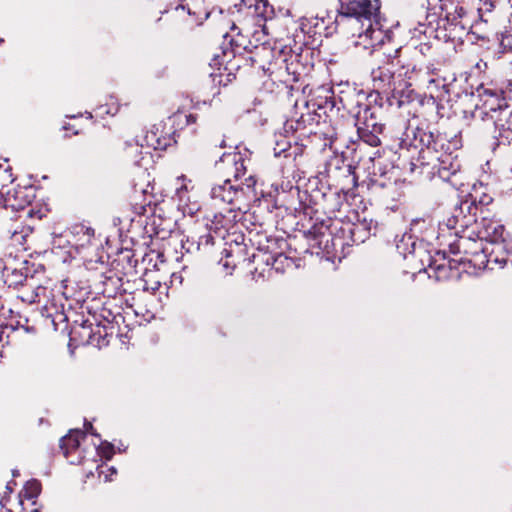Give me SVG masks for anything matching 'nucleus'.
<instances>
[{
  "mask_svg": "<svg viewBox=\"0 0 512 512\" xmlns=\"http://www.w3.org/2000/svg\"><path fill=\"white\" fill-rule=\"evenodd\" d=\"M286 209L299 217L301 231L317 254L338 257L346 247L363 243L370 236L365 223H353L337 216L343 206L339 195L295 191Z\"/></svg>",
  "mask_w": 512,
  "mask_h": 512,
  "instance_id": "1",
  "label": "nucleus"
},
{
  "mask_svg": "<svg viewBox=\"0 0 512 512\" xmlns=\"http://www.w3.org/2000/svg\"><path fill=\"white\" fill-rule=\"evenodd\" d=\"M409 131L413 136L409 145L420 148L417 159L408 163V170L411 173L423 174L426 168H431L432 173H438L445 179L457 172L459 165L454 153L462 147L459 135L434 132L428 127L417 126L407 129V138L410 136Z\"/></svg>",
  "mask_w": 512,
  "mask_h": 512,
  "instance_id": "2",
  "label": "nucleus"
},
{
  "mask_svg": "<svg viewBox=\"0 0 512 512\" xmlns=\"http://www.w3.org/2000/svg\"><path fill=\"white\" fill-rule=\"evenodd\" d=\"M371 78L374 91L367 96L368 103L357 112L355 126L363 143L377 147L381 144L380 135L384 131V124L379 119L382 103L378 104V101L382 100L381 94L393 93L402 87V83L401 80L398 83L394 80V72L387 65L373 69Z\"/></svg>",
  "mask_w": 512,
  "mask_h": 512,
  "instance_id": "3",
  "label": "nucleus"
},
{
  "mask_svg": "<svg viewBox=\"0 0 512 512\" xmlns=\"http://www.w3.org/2000/svg\"><path fill=\"white\" fill-rule=\"evenodd\" d=\"M395 54L400 66L398 77L402 78V87L427 90L433 96L445 86L439 71L433 64H426L415 48L405 51L397 49Z\"/></svg>",
  "mask_w": 512,
  "mask_h": 512,
  "instance_id": "4",
  "label": "nucleus"
},
{
  "mask_svg": "<svg viewBox=\"0 0 512 512\" xmlns=\"http://www.w3.org/2000/svg\"><path fill=\"white\" fill-rule=\"evenodd\" d=\"M339 14L345 17H354L358 21H367L368 25L365 31L359 33L356 46L364 49H374L383 44L386 37L385 32L379 27V9L377 0H339Z\"/></svg>",
  "mask_w": 512,
  "mask_h": 512,
  "instance_id": "5",
  "label": "nucleus"
},
{
  "mask_svg": "<svg viewBox=\"0 0 512 512\" xmlns=\"http://www.w3.org/2000/svg\"><path fill=\"white\" fill-rule=\"evenodd\" d=\"M231 43L234 45V53H240L241 50L248 51L251 54L249 59L252 64L269 76L277 74L281 59L286 54V46H277L276 43L270 42L264 26L253 32L252 40H249L248 44L243 37L233 39Z\"/></svg>",
  "mask_w": 512,
  "mask_h": 512,
  "instance_id": "6",
  "label": "nucleus"
},
{
  "mask_svg": "<svg viewBox=\"0 0 512 512\" xmlns=\"http://www.w3.org/2000/svg\"><path fill=\"white\" fill-rule=\"evenodd\" d=\"M255 184L256 179L252 175L241 184H234L230 178H227L222 184L215 185L211 189V198L215 205L223 203L229 205V208L243 210L247 208L245 202L256 196Z\"/></svg>",
  "mask_w": 512,
  "mask_h": 512,
  "instance_id": "7",
  "label": "nucleus"
},
{
  "mask_svg": "<svg viewBox=\"0 0 512 512\" xmlns=\"http://www.w3.org/2000/svg\"><path fill=\"white\" fill-rule=\"evenodd\" d=\"M298 49L297 52L286 47V54L277 68L279 80L286 84L300 81L313 66L310 48L299 47Z\"/></svg>",
  "mask_w": 512,
  "mask_h": 512,
  "instance_id": "8",
  "label": "nucleus"
},
{
  "mask_svg": "<svg viewBox=\"0 0 512 512\" xmlns=\"http://www.w3.org/2000/svg\"><path fill=\"white\" fill-rule=\"evenodd\" d=\"M473 7L470 9L460 5L462 12L457 11L455 20L451 26L453 30H459L461 33L471 30L478 21L488 23L493 19V10L496 0H472Z\"/></svg>",
  "mask_w": 512,
  "mask_h": 512,
  "instance_id": "9",
  "label": "nucleus"
},
{
  "mask_svg": "<svg viewBox=\"0 0 512 512\" xmlns=\"http://www.w3.org/2000/svg\"><path fill=\"white\" fill-rule=\"evenodd\" d=\"M479 103L476 104V112L482 120H489L495 114L504 110L510 104L507 102L502 88L492 83L481 84L477 88Z\"/></svg>",
  "mask_w": 512,
  "mask_h": 512,
  "instance_id": "10",
  "label": "nucleus"
},
{
  "mask_svg": "<svg viewBox=\"0 0 512 512\" xmlns=\"http://www.w3.org/2000/svg\"><path fill=\"white\" fill-rule=\"evenodd\" d=\"M40 274H45V267L42 264L35 265L26 259H15L11 263H6L2 270L4 283L14 289L19 286L26 288L30 279Z\"/></svg>",
  "mask_w": 512,
  "mask_h": 512,
  "instance_id": "11",
  "label": "nucleus"
},
{
  "mask_svg": "<svg viewBox=\"0 0 512 512\" xmlns=\"http://www.w3.org/2000/svg\"><path fill=\"white\" fill-rule=\"evenodd\" d=\"M478 213L477 195L471 193L455 207L452 216L447 220L446 226L448 229L455 230V235H458L459 230L464 232L465 229L476 224Z\"/></svg>",
  "mask_w": 512,
  "mask_h": 512,
  "instance_id": "12",
  "label": "nucleus"
},
{
  "mask_svg": "<svg viewBox=\"0 0 512 512\" xmlns=\"http://www.w3.org/2000/svg\"><path fill=\"white\" fill-rule=\"evenodd\" d=\"M449 251L453 255L463 254L460 261L469 263L484 264L491 262V258H487L482 240H475L470 235L460 236L459 239L448 244Z\"/></svg>",
  "mask_w": 512,
  "mask_h": 512,
  "instance_id": "13",
  "label": "nucleus"
},
{
  "mask_svg": "<svg viewBox=\"0 0 512 512\" xmlns=\"http://www.w3.org/2000/svg\"><path fill=\"white\" fill-rule=\"evenodd\" d=\"M34 198L35 193L32 186H17L6 193L3 203L6 208L21 211L25 217H32L33 209L29 207Z\"/></svg>",
  "mask_w": 512,
  "mask_h": 512,
  "instance_id": "14",
  "label": "nucleus"
},
{
  "mask_svg": "<svg viewBox=\"0 0 512 512\" xmlns=\"http://www.w3.org/2000/svg\"><path fill=\"white\" fill-rule=\"evenodd\" d=\"M490 121L494 124L493 146H509L512 144V106L495 114Z\"/></svg>",
  "mask_w": 512,
  "mask_h": 512,
  "instance_id": "15",
  "label": "nucleus"
},
{
  "mask_svg": "<svg viewBox=\"0 0 512 512\" xmlns=\"http://www.w3.org/2000/svg\"><path fill=\"white\" fill-rule=\"evenodd\" d=\"M85 438L86 433L79 429L71 430L67 435L61 438L60 448L70 464L77 465L82 463L84 453L80 448V443L85 440Z\"/></svg>",
  "mask_w": 512,
  "mask_h": 512,
  "instance_id": "16",
  "label": "nucleus"
},
{
  "mask_svg": "<svg viewBox=\"0 0 512 512\" xmlns=\"http://www.w3.org/2000/svg\"><path fill=\"white\" fill-rule=\"evenodd\" d=\"M153 203L152 187L148 182L145 185L135 184L133 186L130 195V206L136 216H144L149 212H153Z\"/></svg>",
  "mask_w": 512,
  "mask_h": 512,
  "instance_id": "17",
  "label": "nucleus"
},
{
  "mask_svg": "<svg viewBox=\"0 0 512 512\" xmlns=\"http://www.w3.org/2000/svg\"><path fill=\"white\" fill-rule=\"evenodd\" d=\"M475 226V232L479 240L491 243L505 241V227L498 220L483 216L479 222H476Z\"/></svg>",
  "mask_w": 512,
  "mask_h": 512,
  "instance_id": "18",
  "label": "nucleus"
},
{
  "mask_svg": "<svg viewBox=\"0 0 512 512\" xmlns=\"http://www.w3.org/2000/svg\"><path fill=\"white\" fill-rule=\"evenodd\" d=\"M242 210L233 208H224L222 211L215 213L212 219L206 224L207 229L221 238L225 237L228 230L233 228L239 219Z\"/></svg>",
  "mask_w": 512,
  "mask_h": 512,
  "instance_id": "19",
  "label": "nucleus"
},
{
  "mask_svg": "<svg viewBox=\"0 0 512 512\" xmlns=\"http://www.w3.org/2000/svg\"><path fill=\"white\" fill-rule=\"evenodd\" d=\"M319 115L315 112L307 111L297 118H291L284 124V132L286 134L298 133V137H306L315 133L313 128L318 122Z\"/></svg>",
  "mask_w": 512,
  "mask_h": 512,
  "instance_id": "20",
  "label": "nucleus"
},
{
  "mask_svg": "<svg viewBox=\"0 0 512 512\" xmlns=\"http://www.w3.org/2000/svg\"><path fill=\"white\" fill-rule=\"evenodd\" d=\"M41 277H44V274L34 275V277L30 279L26 290L19 296L23 302H27L29 304L41 303L45 299L49 298L51 294V289L49 287L50 281H46L45 284H43L41 282Z\"/></svg>",
  "mask_w": 512,
  "mask_h": 512,
  "instance_id": "21",
  "label": "nucleus"
},
{
  "mask_svg": "<svg viewBox=\"0 0 512 512\" xmlns=\"http://www.w3.org/2000/svg\"><path fill=\"white\" fill-rule=\"evenodd\" d=\"M220 160L227 164L228 173L232 174L235 181L246 174L249 157L247 153L239 151L223 153Z\"/></svg>",
  "mask_w": 512,
  "mask_h": 512,
  "instance_id": "22",
  "label": "nucleus"
},
{
  "mask_svg": "<svg viewBox=\"0 0 512 512\" xmlns=\"http://www.w3.org/2000/svg\"><path fill=\"white\" fill-rule=\"evenodd\" d=\"M10 245L15 247L18 252H26L30 249L29 237L32 234L30 226L21 225L15 229H9Z\"/></svg>",
  "mask_w": 512,
  "mask_h": 512,
  "instance_id": "23",
  "label": "nucleus"
},
{
  "mask_svg": "<svg viewBox=\"0 0 512 512\" xmlns=\"http://www.w3.org/2000/svg\"><path fill=\"white\" fill-rule=\"evenodd\" d=\"M427 6L429 9H440L444 15L448 24L451 26L452 21L455 20L457 11L462 12L459 4L454 3L453 0H427Z\"/></svg>",
  "mask_w": 512,
  "mask_h": 512,
  "instance_id": "24",
  "label": "nucleus"
},
{
  "mask_svg": "<svg viewBox=\"0 0 512 512\" xmlns=\"http://www.w3.org/2000/svg\"><path fill=\"white\" fill-rule=\"evenodd\" d=\"M378 170L379 174L374 173L375 178L372 180L373 186L378 188H391L396 185L399 174L394 167L387 171H383L379 167Z\"/></svg>",
  "mask_w": 512,
  "mask_h": 512,
  "instance_id": "25",
  "label": "nucleus"
},
{
  "mask_svg": "<svg viewBox=\"0 0 512 512\" xmlns=\"http://www.w3.org/2000/svg\"><path fill=\"white\" fill-rule=\"evenodd\" d=\"M102 280L100 281L102 284V290L101 292L108 296L113 297L117 294L119 288H120V278L117 277L114 273L111 271L108 275H102Z\"/></svg>",
  "mask_w": 512,
  "mask_h": 512,
  "instance_id": "26",
  "label": "nucleus"
},
{
  "mask_svg": "<svg viewBox=\"0 0 512 512\" xmlns=\"http://www.w3.org/2000/svg\"><path fill=\"white\" fill-rule=\"evenodd\" d=\"M41 493V483L36 479H31L24 485L23 491L20 493V497H24L27 500H32L33 504L35 499Z\"/></svg>",
  "mask_w": 512,
  "mask_h": 512,
  "instance_id": "27",
  "label": "nucleus"
},
{
  "mask_svg": "<svg viewBox=\"0 0 512 512\" xmlns=\"http://www.w3.org/2000/svg\"><path fill=\"white\" fill-rule=\"evenodd\" d=\"M177 181H180L181 184L176 188V197L179 200V206L185 211V206L187 205V201L189 199V184H191V180L187 179L186 176L181 175L177 178Z\"/></svg>",
  "mask_w": 512,
  "mask_h": 512,
  "instance_id": "28",
  "label": "nucleus"
},
{
  "mask_svg": "<svg viewBox=\"0 0 512 512\" xmlns=\"http://www.w3.org/2000/svg\"><path fill=\"white\" fill-rule=\"evenodd\" d=\"M253 14L261 20H266L271 18L273 14V8L268 4L267 1L255 0Z\"/></svg>",
  "mask_w": 512,
  "mask_h": 512,
  "instance_id": "29",
  "label": "nucleus"
},
{
  "mask_svg": "<svg viewBox=\"0 0 512 512\" xmlns=\"http://www.w3.org/2000/svg\"><path fill=\"white\" fill-rule=\"evenodd\" d=\"M319 92L324 93L325 95L323 97L319 95V101H316L313 105L317 106L318 109H324L325 111L327 109L332 110L335 104L332 95H330L331 90L322 88L319 90Z\"/></svg>",
  "mask_w": 512,
  "mask_h": 512,
  "instance_id": "30",
  "label": "nucleus"
},
{
  "mask_svg": "<svg viewBox=\"0 0 512 512\" xmlns=\"http://www.w3.org/2000/svg\"><path fill=\"white\" fill-rule=\"evenodd\" d=\"M10 325L16 329L22 328L29 333L36 331V327L34 325L29 324V319L26 316L21 315L20 313L16 314L15 320H13V318L11 319Z\"/></svg>",
  "mask_w": 512,
  "mask_h": 512,
  "instance_id": "31",
  "label": "nucleus"
},
{
  "mask_svg": "<svg viewBox=\"0 0 512 512\" xmlns=\"http://www.w3.org/2000/svg\"><path fill=\"white\" fill-rule=\"evenodd\" d=\"M14 177L12 174V169L9 166L3 167L0 164V189L8 186L13 183Z\"/></svg>",
  "mask_w": 512,
  "mask_h": 512,
  "instance_id": "32",
  "label": "nucleus"
},
{
  "mask_svg": "<svg viewBox=\"0 0 512 512\" xmlns=\"http://www.w3.org/2000/svg\"><path fill=\"white\" fill-rule=\"evenodd\" d=\"M145 141L148 147H152L155 150L164 149L167 145L165 141H162L160 138H157L156 134L153 131L147 133Z\"/></svg>",
  "mask_w": 512,
  "mask_h": 512,
  "instance_id": "33",
  "label": "nucleus"
},
{
  "mask_svg": "<svg viewBox=\"0 0 512 512\" xmlns=\"http://www.w3.org/2000/svg\"><path fill=\"white\" fill-rule=\"evenodd\" d=\"M271 258L273 259V262L271 263L272 267L276 271H281L285 266H290L292 264L291 259L283 255L282 253H279Z\"/></svg>",
  "mask_w": 512,
  "mask_h": 512,
  "instance_id": "34",
  "label": "nucleus"
},
{
  "mask_svg": "<svg viewBox=\"0 0 512 512\" xmlns=\"http://www.w3.org/2000/svg\"><path fill=\"white\" fill-rule=\"evenodd\" d=\"M214 233L210 231L207 234L201 235L197 242V249H200L201 246L208 247L214 244Z\"/></svg>",
  "mask_w": 512,
  "mask_h": 512,
  "instance_id": "35",
  "label": "nucleus"
},
{
  "mask_svg": "<svg viewBox=\"0 0 512 512\" xmlns=\"http://www.w3.org/2000/svg\"><path fill=\"white\" fill-rule=\"evenodd\" d=\"M77 229V234L82 233L84 237V242L82 243V245L89 244L94 237V229L84 226L77 227Z\"/></svg>",
  "mask_w": 512,
  "mask_h": 512,
  "instance_id": "36",
  "label": "nucleus"
},
{
  "mask_svg": "<svg viewBox=\"0 0 512 512\" xmlns=\"http://www.w3.org/2000/svg\"><path fill=\"white\" fill-rule=\"evenodd\" d=\"M503 52H512V33H507L502 36L500 41Z\"/></svg>",
  "mask_w": 512,
  "mask_h": 512,
  "instance_id": "37",
  "label": "nucleus"
},
{
  "mask_svg": "<svg viewBox=\"0 0 512 512\" xmlns=\"http://www.w3.org/2000/svg\"><path fill=\"white\" fill-rule=\"evenodd\" d=\"M492 197L488 194L483 193L482 196H477V206L479 207V213H483V208L488 206L492 202Z\"/></svg>",
  "mask_w": 512,
  "mask_h": 512,
  "instance_id": "38",
  "label": "nucleus"
},
{
  "mask_svg": "<svg viewBox=\"0 0 512 512\" xmlns=\"http://www.w3.org/2000/svg\"><path fill=\"white\" fill-rule=\"evenodd\" d=\"M100 454L106 459H111L114 454L113 446L109 443H105L100 447Z\"/></svg>",
  "mask_w": 512,
  "mask_h": 512,
  "instance_id": "39",
  "label": "nucleus"
},
{
  "mask_svg": "<svg viewBox=\"0 0 512 512\" xmlns=\"http://www.w3.org/2000/svg\"><path fill=\"white\" fill-rule=\"evenodd\" d=\"M286 151H287L286 147L281 146L280 143L277 142L276 147L274 148L275 156H280V155L284 154V156L287 157Z\"/></svg>",
  "mask_w": 512,
  "mask_h": 512,
  "instance_id": "40",
  "label": "nucleus"
},
{
  "mask_svg": "<svg viewBox=\"0 0 512 512\" xmlns=\"http://www.w3.org/2000/svg\"><path fill=\"white\" fill-rule=\"evenodd\" d=\"M219 265L223 267V269L226 271L227 274H231L233 267L230 266L228 260L221 259L219 261Z\"/></svg>",
  "mask_w": 512,
  "mask_h": 512,
  "instance_id": "41",
  "label": "nucleus"
},
{
  "mask_svg": "<svg viewBox=\"0 0 512 512\" xmlns=\"http://www.w3.org/2000/svg\"><path fill=\"white\" fill-rule=\"evenodd\" d=\"M187 124H194L197 121V115L188 114L185 116Z\"/></svg>",
  "mask_w": 512,
  "mask_h": 512,
  "instance_id": "42",
  "label": "nucleus"
},
{
  "mask_svg": "<svg viewBox=\"0 0 512 512\" xmlns=\"http://www.w3.org/2000/svg\"><path fill=\"white\" fill-rule=\"evenodd\" d=\"M16 486V482L15 481H9L6 485V493L7 494H11L13 492V489L14 487Z\"/></svg>",
  "mask_w": 512,
  "mask_h": 512,
  "instance_id": "43",
  "label": "nucleus"
},
{
  "mask_svg": "<svg viewBox=\"0 0 512 512\" xmlns=\"http://www.w3.org/2000/svg\"><path fill=\"white\" fill-rule=\"evenodd\" d=\"M9 495H10V494L5 493V495H3V496L1 497V499H0V505H1L2 507H5V505L7 504L8 500H9Z\"/></svg>",
  "mask_w": 512,
  "mask_h": 512,
  "instance_id": "44",
  "label": "nucleus"
},
{
  "mask_svg": "<svg viewBox=\"0 0 512 512\" xmlns=\"http://www.w3.org/2000/svg\"><path fill=\"white\" fill-rule=\"evenodd\" d=\"M218 146H219L220 148H224V147H226V141H225V139H222V140L219 142Z\"/></svg>",
  "mask_w": 512,
  "mask_h": 512,
  "instance_id": "45",
  "label": "nucleus"
},
{
  "mask_svg": "<svg viewBox=\"0 0 512 512\" xmlns=\"http://www.w3.org/2000/svg\"><path fill=\"white\" fill-rule=\"evenodd\" d=\"M86 429H87V430L89 429L90 431H92V430H93V426H92V424H90V423H89V424H88V428H86ZM91 433H92L93 435H96V436H97V434H96V433H94V432H91Z\"/></svg>",
  "mask_w": 512,
  "mask_h": 512,
  "instance_id": "46",
  "label": "nucleus"
},
{
  "mask_svg": "<svg viewBox=\"0 0 512 512\" xmlns=\"http://www.w3.org/2000/svg\"><path fill=\"white\" fill-rule=\"evenodd\" d=\"M19 475V472L17 470H14L13 471V476H18Z\"/></svg>",
  "mask_w": 512,
  "mask_h": 512,
  "instance_id": "47",
  "label": "nucleus"
},
{
  "mask_svg": "<svg viewBox=\"0 0 512 512\" xmlns=\"http://www.w3.org/2000/svg\"><path fill=\"white\" fill-rule=\"evenodd\" d=\"M110 470H111L112 474H116L115 468L111 467Z\"/></svg>",
  "mask_w": 512,
  "mask_h": 512,
  "instance_id": "48",
  "label": "nucleus"
},
{
  "mask_svg": "<svg viewBox=\"0 0 512 512\" xmlns=\"http://www.w3.org/2000/svg\"><path fill=\"white\" fill-rule=\"evenodd\" d=\"M500 263H501V265H505L506 264V260L503 259V260L500 261Z\"/></svg>",
  "mask_w": 512,
  "mask_h": 512,
  "instance_id": "49",
  "label": "nucleus"
},
{
  "mask_svg": "<svg viewBox=\"0 0 512 512\" xmlns=\"http://www.w3.org/2000/svg\"><path fill=\"white\" fill-rule=\"evenodd\" d=\"M87 341L92 342V341H91V335H90V333H88V340H87Z\"/></svg>",
  "mask_w": 512,
  "mask_h": 512,
  "instance_id": "50",
  "label": "nucleus"
},
{
  "mask_svg": "<svg viewBox=\"0 0 512 512\" xmlns=\"http://www.w3.org/2000/svg\"><path fill=\"white\" fill-rule=\"evenodd\" d=\"M32 512H40V510L39 509H34V510H32Z\"/></svg>",
  "mask_w": 512,
  "mask_h": 512,
  "instance_id": "51",
  "label": "nucleus"
},
{
  "mask_svg": "<svg viewBox=\"0 0 512 512\" xmlns=\"http://www.w3.org/2000/svg\"><path fill=\"white\" fill-rule=\"evenodd\" d=\"M3 42V39L0 38V44Z\"/></svg>",
  "mask_w": 512,
  "mask_h": 512,
  "instance_id": "52",
  "label": "nucleus"
},
{
  "mask_svg": "<svg viewBox=\"0 0 512 512\" xmlns=\"http://www.w3.org/2000/svg\"><path fill=\"white\" fill-rule=\"evenodd\" d=\"M511 19H512V12H511Z\"/></svg>",
  "mask_w": 512,
  "mask_h": 512,
  "instance_id": "53",
  "label": "nucleus"
}]
</instances>
